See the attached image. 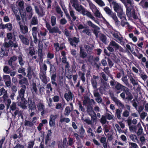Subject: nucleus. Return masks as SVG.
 I'll list each match as a JSON object with an SVG mask.
<instances>
[{
	"label": "nucleus",
	"mask_w": 148,
	"mask_h": 148,
	"mask_svg": "<svg viewBox=\"0 0 148 148\" xmlns=\"http://www.w3.org/2000/svg\"><path fill=\"white\" fill-rule=\"evenodd\" d=\"M112 4L113 5L114 10L117 13L118 17L121 18V16H123H123H125V14L123 12L121 5L114 1H113Z\"/></svg>",
	"instance_id": "nucleus-1"
},
{
	"label": "nucleus",
	"mask_w": 148,
	"mask_h": 148,
	"mask_svg": "<svg viewBox=\"0 0 148 148\" xmlns=\"http://www.w3.org/2000/svg\"><path fill=\"white\" fill-rule=\"evenodd\" d=\"M126 15L129 18H130L132 16L135 19H138V17L136 14L135 10L133 9L132 6H130V7L126 6Z\"/></svg>",
	"instance_id": "nucleus-2"
},
{
	"label": "nucleus",
	"mask_w": 148,
	"mask_h": 148,
	"mask_svg": "<svg viewBox=\"0 0 148 148\" xmlns=\"http://www.w3.org/2000/svg\"><path fill=\"white\" fill-rule=\"evenodd\" d=\"M110 85L112 87H115V89L117 90V93L118 94L122 91L124 86L119 83L115 81L114 80H111L110 82Z\"/></svg>",
	"instance_id": "nucleus-3"
},
{
	"label": "nucleus",
	"mask_w": 148,
	"mask_h": 148,
	"mask_svg": "<svg viewBox=\"0 0 148 148\" xmlns=\"http://www.w3.org/2000/svg\"><path fill=\"white\" fill-rule=\"evenodd\" d=\"M46 27L50 33H58L59 34H61V32L60 31L58 27L56 26L51 27L49 22H46Z\"/></svg>",
	"instance_id": "nucleus-4"
},
{
	"label": "nucleus",
	"mask_w": 148,
	"mask_h": 148,
	"mask_svg": "<svg viewBox=\"0 0 148 148\" xmlns=\"http://www.w3.org/2000/svg\"><path fill=\"white\" fill-rule=\"evenodd\" d=\"M87 25L90 27L94 29L93 30V33L95 34L96 37H97L98 34L99 32V30L100 28L97 25L93 23L90 21H88L87 22Z\"/></svg>",
	"instance_id": "nucleus-5"
},
{
	"label": "nucleus",
	"mask_w": 148,
	"mask_h": 148,
	"mask_svg": "<svg viewBox=\"0 0 148 148\" xmlns=\"http://www.w3.org/2000/svg\"><path fill=\"white\" fill-rule=\"evenodd\" d=\"M43 48L42 45H38V46L37 53L38 58L37 60H35V61L37 62H42L43 61L44 56L42 51Z\"/></svg>",
	"instance_id": "nucleus-6"
},
{
	"label": "nucleus",
	"mask_w": 148,
	"mask_h": 148,
	"mask_svg": "<svg viewBox=\"0 0 148 148\" xmlns=\"http://www.w3.org/2000/svg\"><path fill=\"white\" fill-rule=\"evenodd\" d=\"M39 76L42 82L45 84H47L49 80V77L47 76L46 72L41 71L39 74Z\"/></svg>",
	"instance_id": "nucleus-7"
},
{
	"label": "nucleus",
	"mask_w": 148,
	"mask_h": 148,
	"mask_svg": "<svg viewBox=\"0 0 148 148\" xmlns=\"http://www.w3.org/2000/svg\"><path fill=\"white\" fill-rule=\"evenodd\" d=\"M21 86L22 88L18 91V95L17 97L18 100L19 99V98L24 97L25 91L26 89V87L25 85H21Z\"/></svg>",
	"instance_id": "nucleus-8"
},
{
	"label": "nucleus",
	"mask_w": 148,
	"mask_h": 148,
	"mask_svg": "<svg viewBox=\"0 0 148 148\" xmlns=\"http://www.w3.org/2000/svg\"><path fill=\"white\" fill-rule=\"evenodd\" d=\"M18 37L23 44L25 45H28L29 44V41L27 36L20 34L18 35Z\"/></svg>",
	"instance_id": "nucleus-9"
},
{
	"label": "nucleus",
	"mask_w": 148,
	"mask_h": 148,
	"mask_svg": "<svg viewBox=\"0 0 148 148\" xmlns=\"http://www.w3.org/2000/svg\"><path fill=\"white\" fill-rule=\"evenodd\" d=\"M19 99H21V101L18 103V106L22 109H26L27 108L26 105L28 103L27 100L24 97L19 98Z\"/></svg>",
	"instance_id": "nucleus-10"
},
{
	"label": "nucleus",
	"mask_w": 148,
	"mask_h": 148,
	"mask_svg": "<svg viewBox=\"0 0 148 148\" xmlns=\"http://www.w3.org/2000/svg\"><path fill=\"white\" fill-rule=\"evenodd\" d=\"M73 3L72 6L78 12L81 11V10L82 9L83 7L81 5H79L77 0H73Z\"/></svg>",
	"instance_id": "nucleus-11"
},
{
	"label": "nucleus",
	"mask_w": 148,
	"mask_h": 148,
	"mask_svg": "<svg viewBox=\"0 0 148 148\" xmlns=\"http://www.w3.org/2000/svg\"><path fill=\"white\" fill-rule=\"evenodd\" d=\"M121 18H120L121 20V25L123 27H124L126 25L130 29H131L132 27L130 25L128 22H126L127 20L126 19L125 14V16H123L124 17H123V16H121Z\"/></svg>",
	"instance_id": "nucleus-12"
},
{
	"label": "nucleus",
	"mask_w": 148,
	"mask_h": 148,
	"mask_svg": "<svg viewBox=\"0 0 148 148\" xmlns=\"http://www.w3.org/2000/svg\"><path fill=\"white\" fill-rule=\"evenodd\" d=\"M68 40L70 42V45L72 46H74L75 47H76V45L74 44V43L77 44L79 42V38H77L75 37H74L72 38H68Z\"/></svg>",
	"instance_id": "nucleus-13"
},
{
	"label": "nucleus",
	"mask_w": 148,
	"mask_h": 148,
	"mask_svg": "<svg viewBox=\"0 0 148 148\" xmlns=\"http://www.w3.org/2000/svg\"><path fill=\"white\" fill-rule=\"evenodd\" d=\"M73 94L70 90L64 94V97L68 102L73 100Z\"/></svg>",
	"instance_id": "nucleus-14"
},
{
	"label": "nucleus",
	"mask_w": 148,
	"mask_h": 148,
	"mask_svg": "<svg viewBox=\"0 0 148 148\" xmlns=\"http://www.w3.org/2000/svg\"><path fill=\"white\" fill-rule=\"evenodd\" d=\"M26 12L29 13L28 18H31L33 14V11L31 6L29 5H28L25 8Z\"/></svg>",
	"instance_id": "nucleus-15"
},
{
	"label": "nucleus",
	"mask_w": 148,
	"mask_h": 148,
	"mask_svg": "<svg viewBox=\"0 0 148 148\" xmlns=\"http://www.w3.org/2000/svg\"><path fill=\"white\" fill-rule=\"evenodd\" d=\"M28 107L29 110H35L36 109V107L35 102L33 101L31 99H28Z\"/></svg>",
	"instance_id": "nucleus-16"
},
{
	"label": "nucleus",
	"mask_w": 148,
	"mask_h": 148,
	"mask_svg": "<svg viewBox=\"0 0 148 148\" xmlns=\"http://www.w3.org/2000/svg\"><path fill=\"white\" fill-rule=\"evenodd\" d=\"M20 26V29L21 32L23 34H25L28 32V28L27 26L21 24V22L19 23Z\"/></svg>",
	"instance_id": "nucleus-17"
},
{
	"label": "nucleus",
	"mask_w": 148,
	"mask_h": 148,
	"mask_svg": "<svg viewBox=\"0 0 148 148\" xmlns=\"http://www.w3.org/2000/svg\"><path fill=\"white\" fill-rule=\"evenodd\" d=\"M51 83L53 85H55L56 87L58 86V84L55 81H56L57 75L56 72L55 73H50Z\"/></svg>",
	"instance_id": "nucleus-18"
},
{
	"label": "nucleus",
	"mask_w": 148,
	"mask_h": 148,
	"mask_svg": "<svg viewBox=\"0 0 148 148\" xmlns=\"http://www.w3.org/2000/svg\"><path fill=\"white\" fill-rule=\"evenodd\" d=\"M79 56L81 58L83 59L86 58L87 56L86 52L84 51V49L82 47L80 48Z\"/></svg>",
	"instance_id": "nucleus-19"
},
{
	"label": "nucleus",
	"mask_w": 148,
	"mask_h": 148,
	"mask_svg": "<svg viewBox=\"0 0 148 148\" xmlns=\"http://www.w3.org/2000/svg\"><path fill=\"white\" fill-rule=\"evenodd\" d=\"M110 45L114 49L115 51L118 50L119 45L114 41H111L110 43Z\"/></svg>",
	"instance_id": "nucleus-20"
},
{
	"label": "nucleus",
	"mask_w": 148,
	"mask_h": 148,
	"mask_svg": "<svg viewBox=\"0 0 148 148\" xmlns=\"http://www.w3.org/2000/svg\"><path fill=\"white\" fill-rule=\"evenodd\" d=\"M27 70V76L28 77V79L29 80H30L32 78V74L33 73V71L32 67L30 66H28Z\"/></svg>",
	"instance_id": "nucleus-21"
},
{
	"label": "nucleus",
	"mask_w": 148,
	"mask_h": 148,
	"mask_svg": "<svg viewBox=\"0 0 148 148\" xmlns=\"http://www.w3.org/2000/svg\"><path fill=\"white\" fill-rule=\"evenodd\" d=\"M146 0H141L139 4L144 8H148V2Z\"/></svg>",
	"instance_id": "nucleus-22"
},
{
	"label": "nucleus",
	"mask_w": 148,
	"mask_h": 148,
	"mask_svg": "<svg viewBox=\"0 0 148 148\" xmlns=\"http://www.w3.org/2000/svg\"><path fill=\"white\" fill-rule=\"evenodd\" d=\"M100 142L103 144V145L104 148H107V143L106 141V138L105 137H101L100 140Z\"/></svg>",
	"instance_id": "nucleus-23"
},
{
	"label": "nucleus",
	"mask_w": 148,
	"mask_h": 148,
	"mask_svg": "<svg viewBox=\"0 0 148 148\" xmlns=\"http://www.w3.org/2000/svg\"><path fill=\"white\" fill-rule=\"evenodd\" d=\"M36 49L34 47H30L29 53L31 56H33L36 53Z\"/></svg>",
	"instance_id": "nucleus-24"
},
{
	"label": "nucleus",
	"mask_w": 148,
	"mask_h": 148,
	"mask_svg": "<svg viewBox=\"0 0 148 148\" xmlns=\"http://www.w3.org/2000/svg\"><path fill=\"white\" fill-rule=\"evenodd\" d=\"M19 84L21 85L24 84L26 85H28V82L27 79L23 77L22 79L19 80Z\"/></svg>",
	"instance_id": "nucleus-25"
},
{
	"label": "nucleus",
	"mask_w": 148,
	"mask_h": 148,
	"mask_svg": "<svg viewBox=\"0 0 148 148\" xmlns=\"http://www.w3.org/2000/svg\"><path fill=\"white\" fill-rule=\"evenodd\" d=\"M30 23L32 25H38V22L37 17L35 16H34L31 21Z\"/></svg>",
	"instance_id": "nucleus-26"
},
{
	"label": "nucleus",
	"mask_w": 148,
	"mask_h": 148,
	"mask_svg": "<svg viewBox=\"0 0 148 148\" xmlns=\"http://www.w3.org/2000/svg\"><path fill=\"white\" fill-rule=\"evenodd\" d=\"M69 11L70 14L72 18V21H75L77 18V17L75 16V12L73 10L72 8H70Z\"/></svg>",
	"instance_id": "nucleus-27"
},
{
	"label": "nucleus",
	"mask_w": 148,
	"mask_h": 148,
	"mask_svg": "<svg viewBox=\"0 0 148 148\" xmlns=\"http://www.w3.org/2000/svg\"><path fill=\"white\" fill-rule=\"evenodd\" d=\"M56 63L51 65L50 66V73H55L56 72Z\"/></svg>",
	"instance_id": "nucleus-28"
},
{
	"label": "nucleus",
	"mask_w": 148,
	"mask_h": 148,
	"mask_svg": "<svg viewBox=\"0 0 148 148\" xmlns=\"http://www.w3.org/2000/svg\"><path fill=\"white\" fill-rule=\"evenodd\" d=\"M122 112V110L121 109L120 110L119 109H116V110L115 116H117V118L119 119H121V114Z\"/></svg>",
	"instance_id": "nucleus-29"
},
{
	"label": "nucleus",
	"mask_w": 148,
	"mask_h": 148,
	"mask_svg": "<svg viewBox=\"0 0 148 148\" xmlns=\"http://www.w3.org/2000/svg\"><path fill=\"white\" fill-rule=\"evenodd\" d=\"M17 59V58L16 56H13L11 57L8 61V63L9 65L12 66V62L15 61Z\"/></svg>",
	"instance_id": "nucleus-30"
},
{
	"label": "nucleus",
	"mask_w": 148,
	"mask_h": 148,
	"mask_svg": "<svg viewBox=\"0 0 148 148\" xmlns=\"http://www.w3.org/2000/svg\"><path fill=\"white\" fill-rule=\"evenodd\" d=\"M87 111L88 114L90 115H91L92 113H95V112L93 110L92 107L90 105L87 106Z\"/></svg>",
	"instance_id": "nucleus-31"
},
{
	"label": "nucleus",
	"mask_w": 148,
	"mask_h": 148,
	"mask_svg": "<svg viewBox=\"0 0 148 148\" xmlns=\"http://www.w3.org/2000/svg\"><path fill=\"white\" fill-rule=\"evenodd\" d=\"M18 5L21 10H24V2L23 0H19Z\"/></svg>",
	"instance_id": "nucleus-32"
},
{
	"label": "nucleus",
	"mask_w": 148,
	"mask_h": 148,
	"mask_svg": "<svg viewBox=\"0 0 148 148\" xmlns=\"http://www.w3.org/2000/svg\"><path fill=\"white\" fill-rule=\"evenodd\" d=\"M100 39L104 43H106L107 40V38L104 34H101L99 37Z\"/></svg>",
	"instance_id": "nucleus-33"
},
{
	"label": "nucleus",
	"mask_w": 148,
	"mask_h": 148,
	"mask_svg": "<svg viewBox=\"0 0 148 148\" xmlns=\"http://www.w3.org/2000/svg\"><path fill=\"white\" fill-rule=\"evenodd\" d=\"M14 114L15 116H16L17 114L18 115V116L19 117L21 116V118L23 119V118L22 113L21 111H19L18 110H16L14 112Z\"/></svg>",
	"instance_id": "nucleus-34"
},
{
	"label": "nucleus",
	"mask_w": 148,
	"mask_h": 148,
	"mask_svg": "<svg viewBox=\"0 0 148 148\" xmlns=\"http://www.w3.org/2000/svg\"><path fill=\"white\" fill-rule=\"evenodd\" d=\"M94 15L96 17H98L99 18H104V17L101 14L100 12L97 9L95 12Z\"/></svg>",
	"instance_id": "nucleus-35"
},
{
	"label": "nucleus",
	"mask_w": 148,
	"mask_h": 148,
	"mask_svg": "<svg viewBox=\"0 0 148 148\" xmlns=\"http://www.w3.org/2000/svg\"><path fill=\"white\" fill-rule=\"evenodd\" d=\"M56 17L54 16H52L51 18V23L52 26L56 25Z\"/></svg>",
	"instance_id": "nucleus-36"
},
{
	"label": "nucleus",
	"mask_w": 148,
	"mask_h": 148,
	"mask_svg": "<svg viewBox=\"0 0 148 148\" xmlns=\"http://www.w3.org/2000/svg\"><path fill=\"white\" fill-rule=\"evenodd\" d=\"M129 145V148H139L138 145L134 143L130 142Z\"/></svg>",
	"instance_id": "nucleus-37"
},
{
	"label": "nucleus",
	"mask_w": 148,
	"mask_h": 148,
	"mask_svg": "<svg viewBox=\"0 0 148 148\" xmlns=\"http://www.w3.org/2000/svg\"><path fill=\"white\" fill-rule=\"evenodd\" d=\"M3 70L4 73L6 74H9L11 72V70L9 67L6 66H4Z\"/></svg>",
	"instance_id": "nucleus-38"
},
{
	"label": "nucleus",
	"mask_w": 148,
	"mask_h": 148,
	"mask_svg": "<svg viewBox=\"0 0 148 148\" xmlns=\"http://www.w3.org/2000/svg\"><path fill=\"white\" fill-rule=\"evenodd\" d=\"M80 134V137L82 138L84 137V134L85 133V130L83 126H81L79 130Z\"/></svg>",
	"instance_id": "nucleus-39"
},
{
	"label": "nucleus",
	"mask_w": 148,
	"mask_h": 148,
	"mask_svg": "<svg viewBox=\"0 0 148 148\" xmlns=\"http://www.w3.org/2000/svg\"><path fill=\"white\" fill-rule=\"evenodd\" d=\"M9 43H10L11 47H14V48H16L18 47V45L16 42H14L12 40H10L9 41Z\"/></svg>",
	"instance_id": "nucleus-40"
},
{
	"label": "nucleus",
	"mask_w": 148,
	"mask_h": 148,
	"mask_svg": "<svg viewBox=\"0 0 148 148\" xmlns=\"http://www.w3.org/2000/svg\"><path fill=\"white\" fill-rule=\"evenodd\" d=\"M71 112V110H70V107L69 106L66 107L65 109L64 115L67 116L69 115Z\"/></svg>",
	"instance_id": "nucleus-41"
},
{
	"label": "nucleus",
	"mask_w": 148,
	"mask_h": 148,
	"mask_svg": "<svg viewBox=\"0 0 148 148\" xmlns=\"http://www.w3.org/2000/svg\"><path fill=\"white\" fill-rule=\"evenodd\" d=\"M35 10L36 12L38 15H40V16H43L44 15V12H43V11L42 10V13H40V12H39V10L38 8V7L37 6H35Z\"/></svg>",
	"instance_id": "nucleus-42"
},
{
	"label": "nucleus",
	"mask_w": 148,
	"mask_h": 148,
	"mask_svg": "<svg viewBox=\"0 0 148 148\" xmlns=\"http://www.w3.org/2000/svg\"><path fill=\"white\" fill-rule=\"evenodd\" d=\"M56 11L58 14H60L61 17H62L63 15V13L61 10L59 6H58L56 8Z\"/></svg>",
	"instance_id": "nucleus-43"
},
{
	"label": "nucleus",
	"mask_w": 148,
	"mask_h": 148,
	"mask_svg": "<svg viewBox=\"0 0 148 148\" xmlns=\"http://www.w3.org/2000/svg\"><path fill=\"white\" fill-rule=\"evenodd\" d=\"M104 10L106 14H107L108 16L113 12L110 8L107 6L105 7L104 8Z\"/></svg>",
	"instance_id": "nucleus-44"
},
{
	"label": "nucleus",
	"mask_w": 148,
	"mask_h": 148,
	"mask_svg": "<svg viewBox=\"0 0 148 148\" xmlns=\"http://www.w3.org/2000/svg\"><path fill=\"white\" fill-rule=\"evenodd\" d=\"M37 107L38 110L40 111H41L44 109L45 105L42 103H39L37 105Z\"/></svg>",
	"instance_id": "nucleus-45"
},
{
	"label": "nucleus",
	"mask_w": 148,
	"mask_h": 148,
	"mask_svg": "<svg viewBox=\"0 0 148 148\" xmlns=\"http://www.w3.org/2000/svg\"><path fill=\"white\" fill-rule=\"evenodd\" d=\"M24 125L25 126H29V127H32L33 126V124L29 121L25 120Z\"/></svg>",
	"instance_id": "nucleus-46"
},
{
	"label": "nucleus",
	"mask_w": 148,
	"mask_h": 148,
	"mask_svg": "<svg viewBox=\"0 0 148 148\" xmlns=\"http://www.w3.org/2000/svg\"><path fill=\"white\" fill-rule=\"evenodd\" d=\"M18 72L19 73H22V74L24 76L26 75V73L25 72V68L22 67L21 68H20L18 69Z\"/></svg>",
	"instance_id": "nucleus-47"
},
{
	"label": "nucleus",
	"mask_w": 148,
	"mask_h": 148,
	"mask_svg": "<svg viewBox=\"0 0 148 148\" xmlns=\"http://www.w3.org/2000/svg\"><path fill=\"white\" fill-rule=\"evenodd\" d=\"M107 121L106 118L105 116L102 115L101 116V119L100 122L102 124V125L105 124Z\"/></svg>",
	"instance_id": "nucleus-48"
},
{
	"label": "nucleus",
	"mask_w": 148,
	"mask_h": 148,
	"mask_svg": "<svg viewBox=\"0 0 148 148\" xmlns=\"http://www.w3.org/2000/svg\"><path fill=\"white\" fill-rule=\"evenodd\" d=\"M83 33H85L88 36L91 35V33L90 32V30L89 29H85L82 31Z\"/></svg>",
	"instance_id": "nucleus-49"
},
{
	"label": "nucleus",
	"mask_w": 148,
	"mask_h": 148,
	"mask_svg": "<svg viewBox=\"0 0 148 148\" xmlns=\"http://www.w3.org/2000/svg\"><path fill=\"white\" fill-rule=\"evenodd\" d=\"M70 121V120L69 118H63L61 119L60 120V122L61 123L65 122L66 123H68Z\"/></svg>",
	"instance_id": "nucleus-50"
},
{
	"label": "nucleus",
	"mask_w": 148,
	"mask_h": 148,
	"mask_svg": "<svg viewBox=\"0 0 148 148\" xmlns=\"http://www.w3.org/2000/svg\"><path fill=\"white\" fill-rule=\"evenodd\" d=\"M122 91H124V92L126 94V95H128L129 94L131 93V92H129V89L124 86L123 88Z\"/></svg>",
	"instance_id": "nucleus-51"
},
{
	"label": "nucleus",
	"mask_w": 148,
	"mask_h": 148,
	"mask_svg": "<svg viewBox=\"0 0 148 148\" xmlns=\"http://www.w3.org/2000/svg\"><path fill=\"white\" fill-rule=\"evenodd\" d=\"M3 79L5 82L11 80L10 76L8 75H4L3 77Z\"/></svg>",
	"instance_id": "nucleus-52"
},
{
	"label": "nucleus",
	"mask_w": 148,
	"mask_h": 148,
	"mask_svg": "<svg viewBox=\"0 0 148 148\" xmlns=\"http://www.w3.org/2000/svg\"><path fill=\"white\" fill-rule=\"evenodd\" d=\"M91 83L93 88L94 89L96 88L97 87V82L96 80H94L91 79Z\"/></svg>",
	"instance_id": "nucleus-53"
},
{
	"label": "nucleus",
	"mask_w": 148,
	"mask_h": 148,
	"mask_svg": "<svg viewBox=\"0 0 148 148\" xmlns=\"http://www.w3.org/2000/svg\"><path fill=\"white\" fill-rule=\"evenodd\" d=\"M93 59H94L95 62H97L99 60V57H96L93 58V56H91L89 57L88 60H92Z\"/></svg>",
	"instance_id": "nucleus-54"
},
{
	"label": "nucleus",
	"mask_w": 148,
	"mask_h": 148,
	"mask_svg": "<svg viewBox=\"0 0 148 148\" xmlns=\"http://www.w3.org/2000/svg\"><path fill=\"white\" fill-rule=\"evenodd\" d=\"M65 14H66V16L67 18L68 19L69 21H71V18L70 17L69 14L67 10L66 9H64V10H63Z\"/></svg>",
	"instance_id": "nucleus-55"
},
{
	"label": "nucleus",
	"mask_w": 148,
	"mask_h": 148,
	"mask_svg": "<svg viewBox=\"0 0 148 148\" xmlns=\"http://www.w3.org/2000/svg\"><path fill=\"white\" fill-rule=\"evenodd\" d=\"M34 144V141L32 140L29 142L28 143V148H32Z\"/></svg>",
	"instance_id": "nucleus-56"
},
{
	"label": "nucleus",
	"mask_w": 148,
	"mask_h": 148,
	"mask_svg": "<svg viewBox=\"0 0 148 148\" xmlns=\"http://www.w3.org/2000/svg\"><path fill=\"white\" fill-rule=\"evenodd\" d=\"M130 137L132 140L134 142H136L135 140H138L136 136L135 135L131 134L130 136Z\"/></svg>",
	"instance_id": "nucleus-57"
},
{
	"label": "nucleus",
	"mask_w": 148,
	"mask_h": 148,
	"mask_svg": "<svg viewBox=\"0 0 148 148\" xmlns=\"http://www.w3.org/2000/svg\"><path fill=\"white\" fill-rule=\"evenodd\" d=\"M16 108V103L13 102L10 106V109L12 111L15 110Z\"/></svg>",
	"instance_id": "nucleus-58"
},
{
	"label": "nucleus",
	"mask_w": 148,
	"mask_h": 148,
	"mask_svg": "<svg viewBox=\"0 0 148 148\" xmlns=\"http://www.w3.org/2000/svg\"><path fill=\"white\" fill-rule=\"evenodd\" d=\"M8 29L9 31H11L12 29V25L11 23H8L6 24L5 28Z\"/></svg>",
	"instance_id": "nucleus-59"
},
{
	"label": "nucleus",
	"mask_w": 148,
	"mask_h": 148,
	"mask_svg": "<svg viewBox=\"0 0 148 148\" xmlns=\"http://www.w3.org/2000/svg\"><path fill=\"white\" fill-rule=\"evenodd\" d=\"M127 97L125 98L126 100H127L128 101H131L133 98V97L131 93L129 94L128 95H127Z\"/></svg>",
	"instance_id": "nucleus-60"
},
{
	"label": "nucleus",
	"mask_w": 148,
	"mask_h": 148,
	"mask_svg": "<svg viewBox=\"0 0 148 148\" xmlns=\"http://www.w3.org/2000/svg\"><path fill=\"white\" fill-rule=\"evenodd\" d=\"M140 75L141 77L144 81L146 80L147 78L148 77L147 75L145 74L144 73H143L140 74Z\"/></svg>",
	"instance_id": "nucleus-61"
},
{
	"label": "nucleus",
	"mask_w": 148,
	"mask_h": 148,
	"mask_svg": "<svg viewBox=\"0 0 148 148\" xmlns=\"http://www.w3.org/2000/svg\"><path fill=\"white\" fill-rule=\"evenodd\" d=\"M109 16L111 17L114 21L116 20L118 18L115 13L113 12Z\"/></svg>",
	"instance_id": "nucleus-62"
},
{
	"label": "nucleus",
	"mask_w": 148,
	"mask_h": 148,
	"mask_svg": "<svg viewBox=\"0 0 148 148\" xmlns=\"http://www.w3.org/2000/svg\"><path fill=\"white\" fill-rule=\"evenodd\" d=\"M32 34H37V33H38L37 31V27H33L32 28Z\"/></svg>",
	"instance_id": "nucleus-63"
},
{
	"label": "nucleus",
	"mask_w": 148,
	"mask_h": 148,
	"mask_svg": "<svg viewBox=\"0 0 148 148\" xmlns=\"http://www.w3.org/2000/svg\"><path fill=\"white\" fill-rule=\"evenodd\" d=\"M84 47L86 49L87 51L89 53L91 52L92 50V48L88 45H85Z\"/></svg>",
	"instance_id": "nucleus-64"
}]
</instances>
